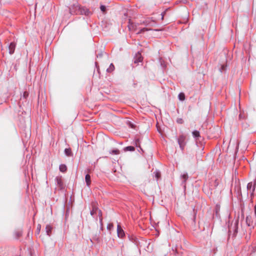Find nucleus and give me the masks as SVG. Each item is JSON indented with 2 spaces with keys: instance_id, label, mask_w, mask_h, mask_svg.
Segmentation results:
<instances>
[{
  "instance_id": "obj_1",
  "label": "nucleus",
  "mask_w": 256,
  "mask_h": 256,
  "mask_svg": "<svg viewBox=\"0 0 256 256\" xmlns=\"http://www.w3.org/2000/svg\"><path fill=\"white\" fill-rule=\"evenodd\" d=\"M186 136L184 134L179 136L178 138V142L182 150H183L186 144Z\"/></svg>"
},
{
  "instance_id": "obj_2",
  "label": "nucleus",
  "mask_w": 256,
  "mask_h": 256,
  "mask_svg": "<svg viewBox=\"0 0 256 256\" xmlns=\"http://www.w3.org/2000/svg\"><path fill=\"white\" fill-rule=\"evenodd\" d=\"M254 215L255 218L251 220L252 216H248L246 218V222L248 226H252V228L256 224V204L254 206Z\"/></svg>"
},
{
  "instance_id": "obj_3",
  "label": "nucleus",
  "mask_w": 256,
  "mask_h": 256,
  "mask_svg": "<svg viewBox=\"0 0 256 256\" xmlns=\"http://www.w3.org/2000/svg\"><path fill=\"white\" fill-rule=\"evenodd\" d=\"M76 14H84L86 16H88L90 14V12L89 10L86 8L80 7V6H77L76 7Z\"/></svg>"
},
{
  "instance_id": "obj_4",
  "label": "nucleus",
  "mask_w": 256,
  "mask_h": 256,
  "mask_svg": "<svg viewBox=\"0 0 256 256\" xmlns=\"http://www.w3.org/2000/svg\"><path fill=\"white\" fill-rule=\"evenodd\" d=\"M142 24H143L146 26H153L156 24V22L154 20H152V18H148Z\"/></svg>"
},
{
  "instance_id": "obj_5",
  "label": "nucleus",
  "mask_w": 256,
  "mask_h": 256,
  "mask_svg": "<svg viewBox=\"0 0 256 256\" xmlns=\"http://www.w3.org/2000/svg\"><path fill=\"white\" fill-rule=\"evenodd\" d=\"M142 60L143 58L140 52H138L134 58V64H138L139 62H142Z\"/></svg>"
},
{
  "instance_id": "obj_6",
  "label": "nucleus",
  "mask_w": 256,
  "mask_h": 256,
  "mask_svg": "<svg viewBox=\"0 0 256 256\" xmlns=\"http://www.w3.org/2000/svg\"><path fill=\"white\" fill-rule=\"evenodd\" d=\"M55 180L56 182L58 187L60 189H62L64 188V184L62 177L61 176H56Z\"/></svg>"
},
{
  "instance_id": "obj_7",
  "label": "nucleus",
  "mask_w": 256,
  "mask_h": 256,
  "mask_svg": "<svg viewBox=\"0 0 256 256\" xmlns=\"http://www.w3.org/2000/svg\"><path fill=\"white\" fill-rule=\"evenodd\" d=\"M117 234L118 236L120 238H122L124 236V231L120 224H118L117 226Z\"/></svg>"
},
{
  "instance_id": "obj_8",
  "label": "nucleus",
  "mask_w": 256,
  "mask_h": 256,
  "mask_svg": "<svg viewBox=\"0 0 256 256\" xmlns=\"http://www.w3.org/2000/svg\"><path fill=\"white\" fill-rule=\"evenodd\" d=\"M256 184H253L252 182L248 183L247 185V188L248 190L253 194L255 188Z\"/></svg>"
},
{
  "instance_id": "obj_9",
  "label": "nucleus",
  "mask_w": 256,
  "mask_h": 256,
  "mask_svg": "<svg viewBox=\"0 0 256 256\" xmlns=\"http://www.w3.org/2000/svg\"><path fill=\"white\" fill-rule=\"evenodd\" d=\"M16 46V44L14 42H12L10 45L8 46V50H9V53L10 54H12L14 53L15 48Z\"/></svg>"
},
{
  "instance_id": "obj_10",
  "label": "nucleus",
  "mask_w": 256,
  "mask_h": 256,
  "mask_svg": "<svg viewBox=\"0 0 256 256\" xmlns=\"http://www.w3.org/2000/svg\"><path fill=\"white\" fill-rule=\"evenodd\" d=\"M138 25L132 22L130 20H129V24L128 25V28L130 31H135Z\"/></svg>"
},
{
  "instance_id": "obj_11",
  "label": "nucleus",
  "mask_w": 256,
  "mask_h": 256,
  "mask_svg": "<svg viewBox=\"0 0 256 256\" xmlns=\"http://www.w3.org/2000/svg\"><path fill=\"white\" fill-rule=\"evenodd\" d=\"M98 208L96 207L95 204H92V210L90 211V214L92 216H94L95 214L96 213L98 210Z\"/></svg>"
},
{
  "instance_id": "obj_12",
  "label": "nucleus",
  "mask_w": 256,
  "mask_h": 256,
  "mask_svg": "<svg viewBox=\"0 0 256 256\" xmlns=\"http://www.w3.org/2000/svg\"><path fill=\"white\" fill-rule=\"evenodd\" d=\"M85 180H86V185L88 186H90V184H91L90 176V174H87L86 176Z\"/></svg>"
},
{
  "instance_id": "obj_13",
  "label": "nucleus",
  "mask_w": 256,
  "mask_h": 256,
  "mask_svg": "<svg viewBox=\"0 0 256 256\" xmlns=\"http://www.w3.org/2000/svg\"><path fill=\"white\" fill-rule=\"evenodd\" d=\"M238 220H236L235 221V222H234V228H234V234H236L237 232H238Z\"/></svg>"
},
{
  "instance_id": "obj_14",
  "label": "nucleus",
  "mask_w": 256,
  "mask_h": 256,
  "mask_svg": "<svg viewBox=\"0 0 256 256\" xmlns=\"http://www.w3.org/2000/svg\"><path fill=\"white\" fill-rule=\"evenodd\" d=\"M46 230L47 234L50 236L52 230V227L50 225H47L46 228Z\"/></svg>"
},
{
  "instance_id": "obj_15",
  "label": "nucleus",
  "mask_w": 256,
  "mask_h": 256,
  "mask_svg": "<svg viewBox=\"0 0 256 256\" xmlns=\"http://www.w3.org/2000/svg\"><path fill=\"white\" fill-rule=\"evenodd\" d=\"M124 151H131L133 152L135 150V148L134 146H128L124 148Z\"/></svg>"
},
{
  "instance_id": "obj_16",
  "label": "nucleus",
  "mask_w": 256,
  "mask_h": 256,
  "mask_svg": "<svg viewBox=\"0 0 256 256\" xmlns=\"http://www.w3.org/2000/svg\"><path fill=\"white\" fill-rule=\"evenodd\" d=\"M60 170L62 172H64L67 170V167L65 164H60Z\"/></svg>"
},
{
  "instance_id": "obj_17",
  "label": "nucleus",
  "mask_w": 256,
  "mask_h": 256,
  "mask_svg": "<svg viewBox=\"0 0 256 256\" xmlns=\"http://www.w3.org/2000/svg\"><path fill=\"white\" fill-rule=\"evenodd\" d=\"M114 70V66L112 64H111L109 66V68H107L106 71L108 72H111Z\"/></svg>"
},
{
  "instance_id": "obj_18",
  "label": "nucleus",
  "mask_w": 256,
  "mask_h": 256,
  "mask_svg": "<svg viewBox=\"0 0 256 256\" xmlns=\"http://www.w3.org/2000/svg\"><path fill=\"white\" fill-rule=\"evenodd\" d=\"M16 238H18L20 237L22 235V232L21 231H16L14 234Z\"/></svg>"
},
{
  "instance_id": "obj_19",
  "label": "nucleus",
  "mask_w": 256,
  "mask_h": 256,
  "mask_svg": "<svg viewBox=\"0 0 256 256\" xmlns=\"http://www.w3.org/2000/svg\"><path fill=\"white\" fill-rule=\"evenodd\" d=\"M152 30V29L150 28H142L140 29L137 33L136 34H140L141 33H142L146 31H148V30Z\"/></svg>"
},
{
  "instance_id": "obj_20",
  "label": "nucleus",
  "mask_w": 256,
  "mask_h": 256,
  "mask_svg": "<svg viewBox=\"0 0 256 256\" xmlns=\"http://www.w3.org/2000/svg\"><path fill=\"white\" fill-rule=\"evenodd\" d=\"M178 98L180 100H184L185 99V95L184 93L181 92L178 94Z\"/></svg>"
},
{
  "instance_id": "obj_21",
  "label": "nucleus",
  "mask_w": 256,
  "mask_h": 256,
  "mask_svg": "<svg viewBox=\"0 0 256 256\" xmlns=\"http://www.w3.org/2000/svg\"><path fill=\"white\" fill-rule=\"evenodd\" d=\"M110 152L112 154H118L120 153V150L118 149L112 150Z\"/></svg>"
},
{
  "instance_id": "obj_22",
  "label": "nucleus",
  "mask_w": 256,
  "mask_h": 256,
  "mask_svg": "<svg viewBox=\"0 0 256 256\" xmlns=\"http://www.w3.org/2000/svg\"><path fill=\"white\" fill-rule=\"evenodd\" d=\"M192 135L194 138H198L200 136V132L198 130H194L192 132Z\"/></svg>"
},
{
  "instance_id": "obj_23",
  "label": "nucleus",
  "mask_w": 256,
  "mask_h": 256,
  "mask_svg": "<svg viewBox=\"0 0 256 256\" xmlns=\"http://www.w3.org/2000/svg\"><path fill=\"white\" fill-rule=\"evenodd\" d=\"M65 154L68 156H70L72 153L71 150L70 148H66L64 150Z\"/></svg>"
},
{
  "instance_id": "obj_24",
  "label": "nucleus",
  "mask_w": 256,
  "mask_h": 256,
  "mask_svg": "<svg viewBox=\"0 0 256 256\" xmlns=\"http://www.w3.org/2000/svg\"><path fill=\"white\" fill-rule=\"evenodd\" d=\"M182 178L184 179V180L185 182L187 180V179L188 178V174L186 173L184 174L182 176Z\"/></svg>"
},
{
  "instance_id": "obj_25",
  "label": "nucleus",
  "mask_w": 256,
  "mask_h": 256,
  "mask_svg": "<svg viewBox=\"0 0 256 256\" xmlns=\"http://www.w3.org/2000/svg\"><path fill=\"white\" fill-rule=\"evenodd\" d=\"M154 174L157 180H158L160 177V172L156 171V172H154Z\"/></svg>"
},
{
  "instance_id": "obj_26",
  "label": "nucleus",
  "mask_w": 256,
  "mask_h": 256,
  "mask_svg": "<svg viewBox=\"0 0 256 256\" xmlns=\"http://www.w3.org/2000/svg\"><path fill=\"white\" fill-rule=\"evenodd\" d=\"M218 182L217 180H215L214 182V188H216L218 185Z\"/></svg>"
},
{
  "instance_id": "obj_27",
  "label": "nucleus",
  "mask_w": 256,
  "mask_h": 256,
  "mask_svg": "<svg viewBox=\"0 0 256 256\" xmlns=\"http://www.w3.org/2000/svg\"><path fill=\"white\" fill-rule=\"evenodd\" d=\"M114 227V225L112 224H109L108 226H107V228L108 230H110L111 229H112Z\"/></svg>"
},
{
  "instance_id": "obj_28",
  "label": "nucleus",
  "mask_w": 256,
  "mask_h": 256,
  "mask_svg": "<svg viewBox=\"0 0 256 256\" xmlns=\"http://www.w3.org/2000/svg\"><path fill=\"white\" fill-rule=\"evenodd\" d=\"M178 123L182 124L184 122V120L182 118H178L176 120Z\"/></svg>"
},
{
  "instance_id": "obj_29",
  "label": "nucleus",
  "mask_w": 256,
  "mask_h": 256,
  "mask_svg": "<svg viewBox=\"0 0 256 256\" xmlns=\"http://www.w3.org/2000/svg\"><path fill=\"white\" fill-rule=\"evenodd\" d=\"M28 96V93L27 92H24L23 94V97L26 98Z\"/></svg>"
},
{
  "instance_id": "obj_30",
  "label": "nucleus",
  "mask_w": 256,
  "mask_h": 256,
  "mask_svg": "<svg viewBox=\"0 0 256 256\" xmlns=\"http://www.w3.org/2000/svg\"><path fill=\"white\" fill-rule=\"evenodd\" d=\"M100 8L101 10L103 12H104L106 11V7L104 6H101Z\"/></svg>"
},
{
  "instance_id": "obj_31",
  "label": "nucleus",
  "mask_w": 256,
  "mask_h": 256,
  "mask_svg": "<svg viewBox=\"0 0 256 256\" xmlns=\"http://www.w3.org/2000/svg\"><path fill=\"white\" fill-rule=\"evenodd\" d=\"M98 215H99V216H100V222H102V212H101V211H100V210H99V211H98Z\"/></svg>"
},
{
  "instance_id": "obj_32",
  "label": "nucleus",
  "mask_w": 256,
  "mask_h": 256,
  "mask_svg": "<svg viewBox=\"0 0 256 256\" xmlns=\"http://www.w3.org/2000/svg\"><path fill=\"white\" fill-rule=\"evenodd\" d=\"M40 228H41V226H40V224H38V227H37V231H38V234L40 233Z\"/></svg>"
},
{
  "instance_id": "obj_33",
  "label": "nucleus",
  "mask_w": 256,
  "mask_h": 256,
  "mask_svg": "<svg viewBox=\"0 0 256 256\" xmlns=\"http://www.w3.org/2000/svg\"><path fill=\"white\" fill-rule=\"evenodd\" d=\"M138 143H139V140L138 139V140H136V146H138Z\"/></svg>"
},
{
  "instance_id": "obj_34",
  "label": "nucleus",
  "mask_w": 256,
  "mask_h": 256,
  "mask_svg": "<svg viewBox=\"0 0 256 256\" xmlns=\"http://www.w3.org/2000/svg\"><path fill=\"white\" fill-rule=\"evenodd\" d=\"M253 252H256V246L253 248Z\"/></svg>"
},
{
  "instance_id": "obj_35",
  "label": "nucleus",
  "mask_w": 256,
  "mask_h": 256,
  "mask_svg": "<svg viewBox=\"0 0 256 256\" xmlns=\"http://www.w3.org/2000/svg\"><path fill=\"white\" fill-rule=\"evenodd\" d=\"M254 218H255V217L254 218V217H252V216L251 220H254Z\"/></svg>"
},
{
  "instance_id": "obj_36",
  "label": "nucleus",
  "mask_w": 256,
  "mask_h": 256,
  "mask_svg": "<svg viewBox=\"0 0 256 256\" xmlns=\"http://www.w3.org/2000/svg\"><path fill=\"white\" fill-rule=\"evenodd\" d=\"M232 226H231V227L230 228V230H232Z\"/></svg>"
}]
</instances>
